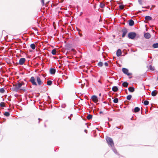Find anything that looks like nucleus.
I'll list each match as a JSON object with an SVG mask.
<instances>
[{"label": "nucleus", "instance_id": "nucleus-24", "mask_svg": "<svg viewBox=\"0 0 158 158\" xmlns=\"http://www.w3.org/2000/svg\"><path fill=\"white\" fill-rule=\"evenodd\" d=\"M92 118V115H91L90 114L88 115L87 117V118L88 120L91 119Z\"/></svg>", "mask_w": 158, "mask_h": 158}, {"label": "nucleus", "instance_id": "nucleus-32", "mask_svg": "<svg viewBox=\"0 0 158 158\" xmlns=\"http://www.w3.org/2000/svg\"><path fill=\"white\" fill-rule=\"evenodd\" d=\"M4 115L6 116H9L10 115V114L8 112H5L4 113Z\"/></svg>", "mask_w": 158, "mask_h": 158}, {"label": "nucleus", "instance_id": "nucleus-37", "mask_svg": "<svg viewBox=\"0 0 158 158\" xmlns=\"http://www.w3.org/2000/svg\"><path fill=\"white\" fill-rule=\"evenodd\" d=\"M86 20L88 23H89L90 22V20L88 18H86Z\"/></svg>", "mask_w": 158, "mask_h": 158}, {"label": "nucleus", "instance_id": "nucleus-33", "mask_svg": "<svg viewBox=\"0 0 158 158\" xmlns=\"http://www.w3.org/2000/svg\"><path fill=\"white\" fill-rule=\"evenodd\" d=\"M113 102L114 103H117L118 102V99L117 98H115L113 100Z\"/></svg>", "mask_w": 158, "mask_h": 158}, {"label": "nucleus", "instance_id": "nucleus-12", "mask_svg": "<svg viewBox=\"0 0 158 158\" xmlns=\"http://www.w3.org/2000/svg\"><path fill=\"white\" fill-rule=\"evenodd\" d=\"M50 73L51 74H54L56 72V70L55 69L53 68H51L50 70Z\"/></svg>", "mask_w": 158, "mask_h": 158}, {"label": "nucleus", "instance_id": "nucleus-44", "mask_svg": "<svg viewBox=\"0 0 158 158\" xmlns=\"http://www.w3.org/2000/svg\"><path fill=\"white\" fill-rule=\"evenodd\" d=\"M72 114H71V116H72Z\"/></svg>", "mask_w": 158, "mask_h": 158}, {"label": "nucleus", "instance_id": "nucleus-26", "mask_svg": "<svg viewBox=\"0 0 158 158\" xmlns=\"http://www.w3.org/2000/svg\"><path fill=\"white\" fill-rule=\"evenodd\" d=\"M131 97H132V96L131 95H128L127 97V100H131Z\"/></svg>", "mask_w": 158, "mask_h": 158}, {"label": "nucleus", "instance_id": "nucleus-29", "mask_svg": "<svg viewBox=\"0 0 158 158\" xmlns=\"http://www.w3.org/2000/svg\"><path fill=\"white\" fill-rule=\"evenodd\" d=\"M103 63L101 62H99L98 64V66L99 67H102L103 65Z\"/></svg>", "mask_w": 158, "mask_h": 158}, {"label": "nucleus", "instance_id": "nucleus-4", "mask_svg": "<svg viewBox=\"0 0 158 158\" xmlns=\"http://www.w3.org/2000/svg\"><path fill=\"white\" fill-rule=\"evenodd\" d=\"M32 84V85L36 86L37 84L35 81V79L34 77H31L29 81Z\"/></svg>", "mask_w": 158, "mask_h": 158}, {"label": "nucleus", "instance_id": "nucleus-28", "mask_svg": "<svg viewBox=\"0 0 158 158\" xmlns=\"http://www.w3.org/2000/svg\"><path fill=\"white\" fill-rule=\"evenodd\" d=\"M143 104L145 105H148L149 104V102L147 100L144 101Z\"/></svg>", "mask_w": 158, "mask_h": 158}, {"label": "nucleus", "instance_id": "nucleus-6", "mask_svg": "<svg viewBox=\"0 0 158 158\" xmlns=\"http://www.w3.org/2000/svg\"><path fill=\"white\" fill-rule=\"evenodd\" d=\"M36 79L38 84V85H42L43 84V82L41 80L40 77L39 76H37L36 77Z\"/></svg>", "mask_w": 158, "mask_h": 158}, {"label": "nucleus", "instance_id": "nucleus-3", "mask_svg": "<svg viewBox=\"0 0 158 158\" xmlns=\"http://www.w3.org/2000/svg\"><path fill=\"white\" fill-rule=\"evenodd\" d=\"M136 34L135 32H131L128 34V37L130 39H133L136 36Z\"/></svg>", "mask_w": 158, "mask_h": 158}, {"label": "nucleus", "instance_id": "nucleus-35", "mask_svg": "<svg viewBox=\"0 0 158 158\" xmlns=\"http://www.w3.org/2000/svg\"><path fill=\"white\" fill-rule=\"evenodd\" d=\"M112 149H113V152H114L115 153H116H116H117V151H116V150L114 148H113V147H112Z\"/></svg>", "mask_w": 158, "mask_h": 158}, {"label": "nucleus", "instance_id": "nucleus-2", "mask_svg": "<svg viewBox=\"0 0 158 158\" xmlns=\"http://www.w3.org/2000/svg\"><path fill=\"white\" fill-rule=\"evenodd\" d=\"M106 140L109 145H110L111 147L114 146V144L113 141L112 139L109 137H107L106 139Z\"/></svg>", "mask_w": 158, "mask_h": 158}, {"label": "nucleus", "instance_id": "nucleus-5", "mask_svg": "<svg viewBox=\"0 0 158 158\" xmlns=\"http://www.w3.org/2000/svg\"><path fill=\"white\" fill-rule=\"evenodd\" d=\"M123 72L125 74L127 75L128 76H130L131 73H128V70L125 68H123L122 69Z\"/></svg>", "mask_w": 158, "mask_h": 158}, {"label": "nucleus", "instance_id": "nucleus-1", "mask_svg": "<svg viewBox=\"0 0 158 158\" xmlns=\"http://www.w3.org/2000/svg\"><path fill=\"white\" fill-rule=\"evenodd\" d=\"M24 84L23 82L20 83L19 82L17 84L15 85H14L15 87L14 88V90L16 91H17L19 89H21L20 88Z\"/></svg>", "mask_w": 158, "mask_h": 158}, {"label": "nucleus", "instance_id": "nucleus-16", "mask_svg": "<svg viewBox=\"0 0 158 158\" xmlns=\"http://www.w3.org/2000/svg\"><path fill=\"white\" fill-rule=\"evenodd\" d=\"M128 90L130 92H133L135 90L134 88L133 87H129L128 88Z\"/></svg>", "mask_w": 158, "mask_h": 158}, {"label": "nucleus", "instance_id": "nucleus-23", "mask_svg": "<svg viewBox=\"0 0 158 158\" xmlns=\"http://www.w3.org/2000/svg\"><path fill=\"white\" fill-rule=\"evenodd\" d=\"M149 69L151 70L154 71L155 69V67L152 66V65H150L149 67Z\"/></svg>", "mask_w": 158, "mask_h": 158}, {"label": "nucleus", "instance_id": "nucleus-27", "mask_svg": "<svg viewBox=\"0 0 158 158\" xmlns=\"http://www.w3.org/2000/svg\"><path fill=\"white\" fill-rule=\"evenodd\" d=\"M105 6V5L103 3H100V7L101 8H104Z\"/></svg>", "mask_w": 158, "mask_h": 158}, {"label": "nucleus", "instance_id": "nucleus-40", "mask_svg": "<svg viewBox=\"0 0 158 158\" xmlns=\"http://www.w3.org/2000/svg\"><path fill=\"white\" fill-rule=\"evenodd\" d=\"M98 82L99 83H100V84H101L102 83V82H101V81H100V80H98Z\"/></svg>", "mask_w": 158, "mask_h": 158}, {"label": "nucleus", "instance_id": "nucleus-11", "mask_svg": "<svg viewBox=\"0 0 158 158\" xmlns=\"http://www.w3.org/2000/svg\"><path fill=\"white\" fill-rule=\"evenodd\" d=\"M92 100L94 102H96L98 101L97 97L95 95H94L92 97Z\"/></svg>", "mask_w": 158, "mask_h": 158}, {"label": "nucleus", "instance_id": "nucleus-36", "mask_svg": "<svg viewBox=\"0 0 158 158\" xmlns=\"http://www.w3.org/2000/svg\"><path fill=\"white\" fill-rule=\"evenodd\" d=\"M41 2L42 3V4L43 5H44V0H41Z\"/></svg>", "mask_w": 158, "mask_h": 158}, {"label": "nucleus", "instance_id": "nucleus-14", "mask_svg": "<svg viewBox=\"0 0 158 158\" xmlns=\"http://www.w3.org/2000/svg\"><path fill=\"white\" fill-rule=\"evenodd\" d=\"M134 21L132 20H130L129 21V24L130 26H132L134 25Z\"/></svg>", "mask_w": 158, "mask_h": 158}, {"label": "nucleus", "instance_id": "nucleus-31", "mask_svg": "<svg viewBox=\"0 0 158 158\" xmlns=\"http://www.w3.org/2000/svg\"><path fill=\"white\" fill-rule=\"evenodd\" d=\"M5 91L4 88H2L0 89V92L2 93H3Z\"/></svg>", "mask_w": 158, "mask_h": 158}, {"label": "nucleus", "instance_id": "nucleus-7", "mask_svg": "<svg viewBox=\"0 0 158 158\" xmlns=\"http://www.w3.org/2000/svg\"><path fill=\"white\" fill-rule=\"evenodd\" d=\"M26 61V59L25 58H22L20 59L19 62V64L20 65H23L24 63Z\"/></svg>", "mask_w": 158, "mask_h": 158}, {"label": "nucleus", "instance_id": "nucleus-22", "mask_svg": "<svg viewBox=\"0 0 158 158\" xmlns=\"http://www.w3.org/2000/svg\"><path fill=\"white\" fill-rule=\"evenodd\" d=\"M140 110V109L138 107H136L134 109V112H137Z\"/></svg>", "mask_w": 158, "mask_h": 158}, {"label": "nucleus", "instance_id": "nucleus-21", "mask_svg": "<svg viewBox=\"0 0 158 158\" xmlns=\"http://www.w3.org/2000/svg\"><path fill=\"white\" fill-rule=\"evenodd\" d=\"M30 47L32 49L34 50L35 49V46L34 44H32L30 45Z\"/></svg>", "mask_w": 158, "mask_h": 158}, {"label": "nucleus", "instance_id": "nucleus-43", "mask_svg": "<svg viewBox=\"0 0 158 158\" xmlns=\"http://www.w3.org/2000/svg\"><path fill=\"white\" fill-rule=\"evenodd\" d=\"M117 127V128H118V127Z\"/></svg>", "mask_w": 158, "mask_h": 158}, {"label": "nucleus", "instance_id": "nucleus-38", "mask_svg": "<svg viewBox=\"0 0 158 158\" xmlns=\"http://www.w3.org/2000/svg\"><path fill=\"white\" fill-rule=\"evenodd\" d=\"M104 64L106 66H108V64L107 62H105Z\"/></svg>", "mask_w": 158, "mask_h": 158}, {"label": "nucleus", "instance_id": "nucleus-9", "mask_svg": "<svg viewBox=\"0 0 158 158\" xmlns=\"http://www.w3.org/2000/svg\"><path fill=\"white\" fill-rule=\"evenodd\" d=\"M123 34L122 35V37H124L125 36L127 33V30L126 29H124L122 30Z\"/></svg>", "mask_w": 158, "mask_h": 158}, {"label": "nucleus", "instance_id": "nucleus-39", "mask_svg": "<svg viewBox=\"0 0 158 158\" xmlns=\"http://www.w3.org/2000/svg\"><path fill=\"white\" fill-rule=\"evenodd\" d=\"M39 123H40V121L42 120V119H40V118H39Z\"/></svg>", "mask_w": 158, "mask_h": 158}, {"label": "nucleus", "instance_id": "nucleus-34", "mask_svg": "<svg viewBox=\"0 0 158 158\" xmlns=\"http://www.w3.org/2000/svg\"><path fill=\"white\" fill-rule=\"evenodd\" d=\"M119 7L120 9L123 10L124 9V6L123 5H120L119 6Z\"/></svg>", "mask_w": 158, "mask_h": 158}, {"label": "nucleus", "instance_id": "nucleus-18", "mask_svg": "<svg viewBox=\"0 0 158 158\" xmlns=\"http://www.w3.org/2000/svg\"><path fill=\"white\" fill-rule=\"evenodd\" d=\"M52 54L53 55H56V50L55 49H53L52 51Z\"/></svg>", "mask_w": 158, "mask_h": 158}, {"label": "nucleus", "instance_id": "nucleus-10", "mask_svg": "<svg viewBox=\"0 0 158 158\" xmlns=\"http://www.w3.org/2000/svg\"><path fill=\"white\" fill-rule=\"evenodd\" d=\"M122 54L121 51L120 49H118L117 51L116 55L117 56H119Z\"/></svg>", "mask_w": 158, "mask_h": 158}, {"label": "nucleus", "instance_id": "nucleus-25", "mask_svg": "<svg viewBox=\"0 0 158 158\" xmlns=\"http://www.w3.org/2000/svg\"><path fill=\"white\" fill-rule=\"evenodd\" d=\"M52 84V81L50 80H48L47 82V84L48 85H51Z\"/></svg>", "mask_w": 158, "mask_h": 158}, {"label": "nucleus", "instance_id": "nucleus-20", "mask_svg": "<svg viewBox=\"0 0 158 158\" xmlns=\"http://www.w3.org/2000/svg\"><path fill=\"white\" fill-rule=\"evenodd\" d=\"M156 90H154L151 93V94L152 96H155L156 95Z\"/></svg>", "mask_w": 158, "mask_h": 158}, {"label": "nucleus", "instance_id": "nucleus-8", "mask_svg": "<svg viewBox=\"0 0 158 158\" xmlns=\"http://www.w3.org/2000/svg\"><path fill=\"white\" fill-rule=\"evenodd\" d=\"M144 36L145 38L149 39L151 38V35L149 33L147 32L144 34Z\"/></svg>", "mask_w": 158, "mask_h": 158}, {"label": "nucleus", "instance_id": "nucleus-30", "mask_svg": "<svg viewBox=\"0 0 158 158\" xmlns=\"http://www.w3.org/2000/svg\"><path fill=\"white\" fill-rule=\"evenodd\" d=\"M0 106L2 107H5V103L4 102H1L0 103Z\"/></svg>", "mask_w": 158, "mask_h": 158}, {"label": "nucleus", "instance_id": "nucleus-45", "mask_svg": "<svg viewBox=\"0 0 158 158\" xmlns=\"http://www.w3.org/2000/svg\"><path fill=\"white\" fill-rule=\"evenodd\" d=\"M157 79H158V77H157Z\"/></svg>", "mask_w": 158, "mask_h": 158}, {"label": "nucleus", "instance_id": "nucleus-42", "mask_svg": "<svg viewBox=\"0 0 158 158\" xmlns=\"http://www.w3.org/2000/svg\"><path fill=\"white\" fill-rule=\"evenodd\" d=\"M68 118H69V119H70V120H71V118H70V117H68Z\"/></svg>", "mask_w": 158, "mask_h": 158}, {"label": "nucleus", "instance_id": "nucleus-15", "mask_svg": "<svg viewBox=\"0 0 158 158\" xmlns=\"http://www.w3.org/2000/svg\"><path fill=\"white\" fill-rule=\"evenodd\" d=\"M112 90L114 92H116L118 90V88L117 86H114L112 87Z\"/></svg>", "mask_w": 158, "mask_h": 158}, {"label": "nucleus", "instance_id": "nucleus-19", "mask_svg": "<svg viewBox=\"0 0 158 158\" xmlns=\"http://www.w3.org/2000/svg\"><path fill=\"white\" fill-rule=\"evenodd\" d=\"M152 47L154 48H158V43H156L152 45Z\"/></svg>", "mask_w": 158, "mask_h": 158}, {"label": "nucleus", "instance_id": "nucleus-13", "mask_svg": "<svg viewBox=\"0 0 158 158\" xmlns=\"http://www.w3.org/2000/svg\"><path fill=\"white\" fill-rule=\"evenodd\" d=\"M145 18V20L147 21L151 20L152 19V17L149 16H146Z\"/></svg>", "mask_w": 158, "mask_h": 158}, {"label": "nucleus", "instance_id": "nucleus-17", "mask_svg": "<svg viewBox=\"0 0 158 158\" xmlns=\"http://www.w3.org/2000/svg\"><path fill=\"white\" fill-rule=\"evenodd\" d=\"M128 84L127 82H125L123 83L122 85L123 87H126L128 86Z\"/></svg>", "mask_w": 158, "mask_h": 158}, {"label": "nucleus", "instance_id": "nucleus-41", "mask_svg": "<svg viewBox=\"0 0 158 158\" xmlns=\"http://www.w3.org/2000/svg\"><path fill=\"white\" fill-rule=\"evenodd\" d=\"M85 132L86 133H87V131L86 130H85Z\"/></svg>", "mask_w": 158, "mask_h": 158}]
</instances>
